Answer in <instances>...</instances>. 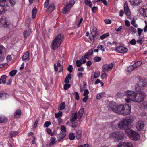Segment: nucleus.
<instances>
[{
    "label": "nucleus",
    "mask_w": 147,
    "mask_h": 147,
    "mask_svg": "<svg viewBox=\"0 0 147 147\" xmlns=\"http://www.w3.org/2000/svg\"><path fill=\"white\" fill-rule=\"evenodd\" d=\"M140 108L142 109H145L147 108V102H145L140 105Z\"/></svg>",
    "instance_id": "7c9ffc66"
},
{
    "label": "nucleus",
    "mask_w": 147,
    "mask_h": 147,
    "mask_svg": "<svg viewBox=\"0 0 147 147\" xmlns=\"http://www.w3.org/2000/svg\"><path fill=\"white\" fill-rule=\"evenodd\" d=\"M100 75V72H94V77L95 78H97Z\"/></svg>",
    "instance_id": "3c124183"
},
{
    "label": "nucleus",
    "mask_w": 147,
    "mask_h": 147,
    "mask_svg": "<svg viewBox=\"0 0 147 147\" xmlns=\"http://www.w3.org/2000/svg\"><path fill=\"white\" fill-rule=\"evenodd\" d=\"M46 131L48 133L50 134L52 136H53L54 134V133L51 132V130L49 128L47 127L46 128Z\"/></svg>",
    "instance_id": "37998d69"
},
{
    "label": "nucleus",
    "mask_w": 147,
    "mask_h": 147,
    "mask_svg": "<svg viewBox=\"0 0 147 147\" xmlns=\"http://www.w3.org/2000/svg\"><path fill=\"white\" fill-rule=\"evenodd\" d=\"M61 131L60 133L57 136L58 140L60 141L66 135V128L63 125H62L61 127Z\"/></svg>",
    "instance_id": "0eeeda50"
},
{
    "label": "nucleus",
    "mask_w": 147,
    "mask_h": 147,
    "mask_svg": "<svg viewBox=\"0 0 147 147\" xmlns=\"http://www.w3.org/2000/svg\"><path fill=\"white\" fill-rule=\"evenodd\" d=\"M131 24L133 25L135 27H138V25L137 24H136L135 23V21L133 20H132L131 22Z\"/></svg>",
    "instance_id": "6e6d98bb"
},
{
    "label": "nucleus",
    "mask_w": 147,
    "mask_h": 147,
    "mask_svg": "<svg viewBox=\"0 0 147 147\" xmlns=\"http://www.w3.org/2000/svg\"><path fill=\"white\" fill-rule=\"evenodd\" d=\"M37 10L36 7H34L33 8L32 11V18L34 19L36 17Z\"/></svg>",
    "instance_id": "c756f323"
},
{
    "label": "nucleus",
    "mask_w": 147,
    "mask_h": 147,
    "mask_svg": "<svg viewBox=\"0 0 147 147\" xmlns=\"http://www.w3.org/2000/svg\"><path fill=\"white\" fill-rule=\"evenodd\" d=\"M117 106L115 103L111 102L108 105V107L109 111L112 110L114 112V110L116 109Z\"/></svg>",
    "instance_id": "f3484780"
},
{
    "label": "nucleus",
    "mask_w": 147,
    "mask_h": 147,
    "mask_svg": "<svg viewBox=\"0 0 147 147\" xmlns=\"http://www.w3.org/2000/svg\"><path fill=\"white\" fill-rule=\"evenodd\" d=\"M110 137L118 141L123 138L124 134L122 132H113L111 134Z\"/></svg>",
    "instance_id": "39448f33"
},
{
    "label": "nucleus",
    "mask_w": 147,
    "mask_h": 147,
    "mask_svg": "<svg viewBox=\"0 0 147 147\" xmlns=\"http://www.w3.org/2000/svg\"><path fill=\"white\" fill-rule=\"evenodd\" d=\"M29 53L28 51L25 52L22 57V60L26 62L29 60L30 58L29 56Z\"/></svg>",
    "instance_id": "aec40b11"
},
{
    "label": "nucleus",
    "mask_w": 147,
    "mask_h": 147,
    "mask_svg": "<svg viewBox=\"0 0 147 147\" xmlns=\"http://www.w3.org/2000/svg\"><path fill=\"white\" fill-rule=\"evenodd\" d=\"M77 115V112L76 111L75 113L72 114V116L70 118V120L72 124H73L74 122L76 119Z\"/></svg>",
    "instance_id": "412c9836"
},
{
    "label": "nucleus",
    "mask_w": 147,
    "mask_h": 147,
    "mask_svg": "<svg viewBox=\"0 0 147 147\" xmlns=\"http://www.w3.org/2000/svg\"><path fill=\"white\" fill-rule=\"evenodd\" d=\"M63 39V34H59L55 37L52 42L51 48L54 50L57 49L58 47L60 46Z\"/></svg>",
    "instance_id": "7ed1b4c3"
},
{
    "label": "nucleus",
    "mask_w": 147,
    "mask_h": 147,
    "mask_svg": "<svg viewBox=\"0 0 147 147\" xmlns=\"http://www.w3.org/2000/svg\"><path fill=\"white\" fill-rule=\"evenodd\" d=\"M93 49H90L88 51V52L84 55V59H88L87 57L93 54Z\"/></svg>",
    "instance_id": "b1692460"
},
{
    "label": "nucleus",
    "mask_w": 147,
    "mask_h": 147,
    "mask_svg": "<svg viewBox=\"0 0 147 147\" xmlns=\"http://www.w3.org/2000/svg\"><path fill=\"white\" fill-rule=\"evenodd\" d=\"M75 3V1L74 0H71L67 4L65 7H64L62 10V12L64 14H66L69 11L72 6Z\"/></svg>",
    "instance_id": "423d86ee"
},
{
    "label": "nucleus",
    "mask_w": 147,
    "mask_h": 147,
    "mask_svg": "<svg viewBox=\"0 0 147 147\" xmlns=\"http://www.w3.org/2000/svg\"><path fill=\"white\" fill-rule=\"evenodd\" d=\"M55 9V7L54 4L53 3H51L49 6L47 11L51 13Z\"/></svg>",
    "instance_id": "5701e85b"
},
{
    "label": "nucleus",
    "mask_w": 147,
    "mask_h": 147,
    "mask_svg": "<svg viewBox=\"0 0 147 147\" xmlns=\"http://www.w3.org/2000/svg\"><path fill=\"white\" fill-rule=\"evenodd\" d=\"M69 138L71 140H74L75 138V136L74 134L73 133L69 134Z\"/></svg>",
    "instance_id": "de8ad7c7"
},
{
    "label": "nucleus",
    "mask_w": 147,
    "mask_h": 147,
    "mask_svg": "<svg viewBox=\"0 0 147 147\" xmlns=\"http://www.w3.org/2000/svg\"><path fill=\"white\" fill-rule=\"evenodd\" d=\"M124 12L126 15L129 16L130 14V10L128 7V4L125 2L124 5Z\"/></svg>",
    "instance_id": "a211bd4d"
},
{
    "label": "nucleus",
    "mask_w": 147,
    "mask_h": 147,
    "mask_svg": "<svg viewBox=\"0 0 147 147\" xmlns=\"http://www.w3.org/2000/svg\"><path fill=\"white\" fill-rule=\"evenodd\" d=\"M145 22L146 24V25L144 28V32H147V22L145 21Z\"/></svg>",
    "instance_id": "774afa93"
},
{
    "label": "nucleus",
    "mask_w": 147,
    "mask_h": 147,
    "mask_svg": "<svg viewBox=\"0 0 147 147\" xmlns=\"http://www.w3.org/2000/svg\"><path fill=\"white\" fill-rule=\"evenodd\" d=\"M115 51L119 53H125L127 51L128 49L127 48L123 46H119L116 48Z\"/></svg>",
    "instance_id": "4468645a"
},
{
    "label": "nucleus",
    "mask_w": 147,
    "mask_h": 147,
    "mask_svg": "<svg viewBox=\"0 0 147 147\" xmlns=\"http://www.w3.org/2000/svg\"><path fill=\"white\" fill-rule=\"evenodd\" d=\"M51 125V123L50 122L46 121L45 122L44 126L45 127H47Z\"/></svg>",
    "instance_id": "bf43d9fd"
},
{
    "label": "nucleus",
    "mask_w": 147,
    "mask_h": 147,
    "mask_svg": "<svg viewBox=\"0 0 147 147\" xmlns=\"http://www.w3.org/2000/svg\"><path fill=\"white\" fill-rule=\"evenodd\" d=\"M0 26L5 28L9 27V24L7 22L5 17H3L0 18Z\"/></svg>",
    "instance_id": "9d476101"
},
{
    "label": "nucleus",
    "mask_w": 147,
    "mask_h": 147,
    "mask_svg": "<svg viewBox=\"0 0 147 147\" xmlns=\"http://www.w3.org/2000/svg\"><path fill=\"white\" fill-rule=\"evenodd\" d=\"M143 31V30L140 28H138V34L139 36H140L141 35V34L142 32Z\"/></svg>",
    "instance_id": "052dcab7"
},
{
    "label": "nucleus",
    "mask_w": 147,
    "mask_h": 147,
    "mask_svg": "<svg viewBox=\"0 0 147 147\" xmlns=\"http://www.w3.org/2000/svg\"><path fill=\"white\" fill-rule=\"evenodd\" d=\"M7 78V76L6 75H3L1 76V80L3 84L5 83L6 80Z\"/></svg>",
    "instance_id": "4c0bfd02"
},
{
    "label": "nucleus",
    "mask_w": 147,
    "mask_h": 147,
    "mask_svg": "<svg viewBox=\"0 0 147 147\" xmlns=\"http://www.w3.org/2000/svg\"><path fill=\"white\" fill-rule=\"evenodd\" d=\"M131 106L128 104L124 105L122 115L125 116L129 114L131 112Z\"/></svg>",
    "instance_id": "6e6552de"
},
{
    "label": "nucleus",
    "mask_w": 147,
    "mask_h": 147,
    "mask_svg": "<svg viewBox=\"0 0 147 147\" xmlns=\"http://www.w3.org/2000/svg\"><path fill=\"white\" fill-rule=\"evenodd\" d=\"M136 126L137 129L138 130H142L144 128V123L142 120H140L136 123Z\"/></svg>",
    "instance_id": "f8f14e48"
},
{
    "label": "nucleus",
    "mask_w": 147,
    "mask_h": 147,
    "mask_svg": "<svg viewBox=\"0 0 147 147\" xmlns=\"http://www.w3.org/2000/svg\"><path fill=\"white\" fill-rule=\"evenodd\" d=\"M84 2L86 5H88L89 6L90 8L92 7L91 2L90 0H85Z\"/></svg>",
    "instance_id": "e433bc0d"
},
{
    "label": "nucleus",
    "mask_w": 147,
    "mask_h": 147,
    "mask_svg": "<svg viewBox=\"0 0 147 147\" xmlns=\"http://www.w3.org/2000/svg\"><path fill=\"white\" fill-rule=\"evenodd\" d=\"M16 70H13L10 72L9 75L11 76H13L16 74Z\"/></svg>",
    "instance_id": "ea45409f"
},
{
    "label": "nucleus",
    "mask_w": 147,
    "mask_h": 147,
    "mask_svg": "<svg viewBox=\"0 0 147 147\" xmlns=\"http://www.w3.org/2000/svg\"><path fill=\"white\" fill-rule=\"evenodd\" d=\"M9 2L11 6H13L16 3L15 0H6V2Z\"/></svg>",
    "instance_id": "c9c22d12"
},
{
    "label": "nucleus",
    "mask_w": 147,
    "mask_h": 147,
    "mask_svg": "<svg viewBox=\"0 0 147 147\" xmlns=\"http://www.w3.org/2000/svg\"><path fill=\"white\" fill-rule=\"evenodd\" d=\"M18 133L17 131H12L10 133L11 137L12 138L14 136H15L17 135Z\"/></svg>",
    "instance_id": "a19ab883"
},
{
    "label": "nucleus",
    "mask_w": 147,
    "mask_h": 147,
    "mask_svg": "<svg viewBox=\"0 0 147 147\" xmlns=\"http://www.w3.org/2000/svg\"><path fill=\"white\" fill-rule=\"evenodd\" d=\"M140 13L144 17H147V8H140L139 9Z\"/></svg>",
    "instance_id": "6ab92c4d"
},
{
    "label": "nucleus",
    "mask_w": 147,
    "mask_h": 147,
    "mask_svg": "<svg viewBox=\"0 0 147 147\" xmlns=\"http://www.w3.org/2000/svg\"><path fill=\"white\" fill-rule=\"evenodd\" d=\"M134 68L132 66H130L128 67L127 71L129 72H131L134 70Z\"/></svg>",
    "instance_id": "338daca9"
},
{
    "label": "nucleus",
    "mask_w": 147,
    "mask_h": 147,
    "mask_svg": "<svg viewBox=\"0 0 147 147\" xmlns=\"http://www.w3.org/2000/svg\"><path fill=\"white\" fill-rule=\"evenodd\" d=\"M147 84V82L145 80L141 79L135 85V89L136 91H138L140 90H142L146 85Z\"/></svg>",
    "instance_id": "20e7f679"
},
{
    "label": "nucleus",
    "mask_w": 147,
    "mask_h": 147,
    "mask_svg": "<svg viewBox=\"0 0 147 147\" xmlns=\"http://www.w3.org/2000/svg\"><path fill=\"white\" fill-rule=\"evenodd\" d=\"M71 86L69 84H66L64 85V89L66 90H67Z\"/></svg>",
    "instance_id": "603ef678"
},
{
    "label": "nucleus",
    "mask_w": 147,
    "mask_h": 147,
    "mask_svg": "<svg viewBox=\"0 0 147 147\" xmlns=\"http://www.w3.org/2000/svg\"><path fill=\"white\" fill-rule=\"evenodd\" d=\"M113 67L112 63H111L109 65H104L102 67V72H105L106 71L108 72L109 69H111Z\"/></svg>",
    "instance_id": "ddd939ff"
},
{
    "label": "nucleus",
    "mask_w": 147,
    "mask_h": 147,
    "mask_svg": "<svg viewBox=\"0 0 147 147\" xmlns=\"http://www.w3.org/2000/svg\"><path fill=\"white\" fill-rule=\"evenodd\" d=\"M132 121L133 120L130 118H125L118 123V127L121 129L125 130V132L131 139L137 140L140 138L139 134L128 128L129 125L131 124Z\"/></svg>",
    "instance_id": "f257e3e1"
},
{
    "label": "nucleus",
    "mask_w": 147,
    "mask_h": 147,
    "mask_svg": "<svg viewBox=\"0 0 147 147\" xmlns=\"http://www.w3.org/2000/svg\"><path fill=\"white\" fill-rule=\"evenodd\" d=\"M97 48L101 50L102 52H104L105 51V48L102 45L98 46Z\"/></svg>",
    "instance_id": "8fccbe9b"
},
{
    "label": "nucleus",
    "mask_w": 147,
    "mask_h": 147,
    "mask_svg": "<svg viewBox=\"0 0 147 147\" xmlns=\"http://www.w3.org/2000/svg\"><path fill=\"white\" fill-rule=\"evenodd\" d=\"M89 93V92L88 90L85 89L84 90V93L83 94V95L84 96H88V94Z\"/></svg>",
    "instance_id": "680f3d73"
},
{
    "label": "nucleus",
    "mask_w": 147,
    "mask_h": 147,
    "mask_svg": "<svg viewBox=\"0 0 147 147\" xmlns=\"http://www.w3.org/2000/svg\"><path fill=\"white\" fill-rule=\"evenodd\" d=\"M75 95V99L76 100H78L79 99V96L78 93L77 92H75L73 94Z\"/></svg>",
    "instance_id": "79ce46f5"
},
{
    "label": "nucleus",
    "mask_w": 147,
    "mask_h": 147,
    "mask_svg": "<svg viewBox=\"0 0 147 147\" xmlns=\"http://www.w3.org/2000/svg\"><path fill=\"white\" fill-rule=\"evenodd\" d=\"M61 65V64L60 63V61H58L57 63V65L55 63L54 64V68L55 71H58V69L57 67H59Z\"/></svg>",
    "instance_id": "c85d7f7f"
},
{
    "label": "nucleus",
    "mask_w": 147,
    "mask_h": 147,
    "mask_svg": "<svg viewBox=\"0 0 147 147\" xmlns=\"http://www.w3.org/2000/svg\"><path fill=\"white\" fill-rule=\"evenodd\" d=\"M65 103L64 102L61 103L60 105V107H59V109L60 110H62L64 109L65 107Z\"/></svg>",
    "instance_id": "a18cd8bd"
},
{
    "label": "nucleus",
    "mask_w": 147,
    "mask_h": 147,
    "mask_svg": "<svg viewBox=\"0 0 147 147\" xmlns=\"http://www.w3.org/2000/svg\"><path fill=\"white\" fill-rule=\"evenodd\" d=\"M125 94L127 97L130 100L138 103L144 101L146 96V94L142 91H139L136 93L133 91L128 90L125 92Z\"/></svg>",
    "instance_id": "f03ea898"
},
{
    "label": "nucleus",
    "mask_w": 147,
    "mask_h": 147,
    "mask_svg": "<svg viewBox=\"0 0 147 147\" xmlns=\"http://www.w3.org/2000/svg\"><path fill=\"white\" fill-rule=\"evenodd\" d=\"M109 34L108 33L104 34L102 35L100 37V38L101 40H103L106 37H108L109 36Z\"/></svg>",
    "instance_id": "58836bf2"
},
{
    "label": "nucleus",
    "mask_w": 147,
    "mask_h": 147,
    "mask_svg": "<svg viewBox=\"0 0 147 147\" xmlns=\"http://www.w3.org/2000/svg\"><path fill=\"white\" fill-rule=\"evenodd\" d=\"M38 120L37 119H36V121L35 122H34V124L33 127L35 129L36 128V127L37 126V125L38 124Z\"/></svg>",
    "instance_id": "69168bd1"
},
{
    "label": "nucleus",
    "mask_w": 147,
    "mask_h": 147,
    "mask_svg": "<svg viewBox=\"0 0 147 147\" xmlns=\"http://www.w3.org/2000/svg\"><path fill=\"white\" fill-rule=\"evenodd\" d=\"M131 4L133 5H138L141 2L142 0H129Z\"/></svg>",
    "instance_id": "4be33fe9"
},
{
    "label": "nucleus",
    "mask_w": 147,
    "mask_h": 147,
    "mask_svg": "<svg viewBox=\"0 0 147 147\" xmlns=\"http://www.w3.org/2000/svg\"><path fill=\"white\" fill-rule=\"evenodd\" d=\"M124 147H133L131 143H124Z\"/></svg>",
    "instance_id": "49530a36"
},
{
    "label": "nucleus",
    "mask_w": 147,
    "mask_h": 147,
    "mask_svg": "<svg viewBox=\"0 0 147 147\" xmlns=\"http://www.w3.org/2000/svg\"><path fill=\"white\" fill-rule=\"evenodd\" d=\"M81 133L82 131L81 130H79L76 132V137L77 139H79L81 137Z\"/></svg>",
    "instance_id": "2f4dec72"
},
{
    "label": "nucleus",
    "mask_w": 147,
    "mask_h": 147,
    "mask_svg": "<svg viewBox=\"0 0 147 147\" xmlns=\"http://www.w3.org/2000/svg\"><path fill=\"white\" fill-rule=\"evenodd\" d=\"M131 31L133 33L135 34L136 32V30L135 28L132 26L130 27Z\"/></svg>",
    "instance_id": "13d9d810"
},
{
    "label": "nucleus",
    "mask_w": 147,
    "mask_h": 147,
    "mask_svg": "<svg viewBox=\"0 0 147 147\" xmlns=\"http://www.w3.org/2000/svg\"><path fill=\"white\" fill-rule=\"evenodd\" d=\"M84 109L83 108L81 109L78 112L79 117H80L79 118L80 119L84 113Z\"/></svg>",
    "instance_id": "72a5a7b5"
},
{
    "label": "nucleus",
    "mask_w": 147,
    "mask_h": 147,
    "mask_svg": "<svg viewBox=\"0 0 147 147\" xmlns=\"http://www.w3.org/2000/svg\"><path fill=\"white\" fill-rule=\"evenodd\" d=\"M31 30H29L28 31H25L24 32V38L26 39L31 34Z\"/></svg>",
    "instance_id": "393cba45"
},
{
    "label": "nucleus",
    "mask_w": 147,
    "mask_h": 147,
    "mask_svg": "<svg viewBox=\"0 0 147 147\" xmlns=\"http://www.w3.org/2000/svg\"><path fill=\"white\" fill-rule=\"evenodd\" d=\"M88 98V96H85L83 99V101L84 102H86V101Z\"/></svg>",
    "instance_id": "e2e57ef3"
},
{
    "label": "nucleus",
    "mask_w": 147,
    "mask_h": 147,
    "mask_svg": "<svg viewBox=\"0 0 147 147\" xmlns=\"http://www.w3.org/2000/svg\"><path fill=\"white\" fill-rule=\"evenodd\" d=\"M7 119L6 117L3 116H0V123H5L7 122Z\"/></svg>",
    "instance_id": "a878e982"
},
{
    "label": "nucleus",
    "mask_w": 147,
    "mask_h": 147,
    "mask_svg": "<svg viewBox=\"0 0 147 147\" xmlns=\"http://www.w3.org/2000/svg\"><path fill=\"white\" fill-rule=\"evenodd\" d=\"M73 67L72 65H69L67 68V70L70 72L71 73L72 71Z\"/></svg>",
    "instance_id": "4d7b16f0"
},
{
    "label": "nucleus",
    "mask_w": 147,
    "mask_h": 147,
    "mask_svg": "<svg viewBox=\"0 0 147 147\" xmlns=\"http://www.w3.org/2000/svg\"><path fill=\"white\" fill-rule=\"evenodd\" d=\"M124 96V94L121 92L118 93L117 95V97L118 98H122Z\"/></svg>",
    "instance_id": "c03bdc74"
},
{
    "label": "nucleus",
    "mask_w": 147,
    "mask_h": 147,
    "mask_svg": "<svg viewBox=\"0 0 147 147\" xmlns=\"http://www.w3.org/2000/svg\"><path fill=\"white\" fill-rule=\"evenodd\" d=\"M103 74L101 75V77L102 79H104L107 77V75L105 72H103Z\"/></svg>",
    "instance_id": "09e8293b"
},
{
    "label": "nucleus",
    "mask_w": 147,
    "mask_h": 147,
    "mask_svg": "<svg viewBox=\"0 0 147 147\" xmlns=\"http://www.w3.org/2000/svg\"><path fill=\"white\" fill-rule=\"evenodd\" d=\"M21 112L20 110L18 109L15 113L14 117H18L21 115Z\"/></svg>",
    "instance_id": "473e14b6"
},
{
    "label": "nucleus",
    "mask_w": 147,
    "mask_h": 147,
    "mask_svg": "<svg viewBox=\"0 0 147 147\" xmlns=\"http://www.w3.org/2000/svg\"><path fill=\"white\" fill-rule=\"evenodd\" d=\"M105 94L104 92L100 93L98 94L96 96V98L100 100L104 96H105Z\"/></svg>",
    "instance_id": "bb28decb"
},
{
    "label": "nucleus",
    "mask_w": 147,
    "mask_h": 147,
    "mask_svg": "<svg viewBox=\"0 0 147 147\" xmlns=\"http://www.w3.org/2000/svg\"><path fill=\"white\" fill-rule=\"evenodd\" d=\"M136 40L134 39L132 40L130 42V44L132 45H135L136 44Z\"/></svg>",
    "instance_id": "0e129e2a"
},
{
    "label": "nucleus",
    "mask_w": 147,
    "mask_h": 147,
    "mask_svg": "<svg viewBox=\"0 0 147 147\" xmlns=\"http://www.w3.org/2000/svg\"><path fill=\"white\" fill-rule=\"evenodd\" d=\"M123 107L124 105H120L117 106L116 109L114 110V112L122 115Z\"/></svg>",
    "instance_id": "2eb2a0df"
},
{
    "label": "nucleus",
    "mask_w": 147,
    "mask_h": 147,
    "mask_svg": "<svg viewBox=\"0 0 147 147\" xmlns=\"http://www.w3.org/2000/svg\"><path fill=\"white\" fill-rule=\"evenodd\" d=\"M5 48L1 45H0V62L3 61V57L6 53Z\"/></svg>",
    "instance_id": "1a4fd4ad"
},
{
    "label": "nucleus",
    "mask_w": 147,
    "mask_h": 147,
    "mask_svg": "<svg viewBox=\"0 0 147 147\" xmlns=\"http://www.w3.org/2000/svg\"><path fill=\"white\" fill-rule=\"evenodd\" d=\"M94 60L95 61L99 62L101 60V58L100 57H96L94 58Z\"/></svg>",
    "instance_id": "5fc2aeb1"
},
{
    "label": "nucleus",
    "mask_w": 147,
    "mask_h": 147,
    "mask_svg": "<svg viewBox=\"0 0 147 147\" xmlns=\"http://www.w3.org/2000/svg\"><path fill=\"white\" fill-rule=\"evenodd\" d=\"M76 64L77 66L78 67H80L81 66V64H82L81 61L78 60L76 61Z\"/></svg>",
    "instance_id": "864d4df0"
},
{
    "label": "nucleus",
    "mask_w": 147,
    "mask_h": 147,
    "mask_svg": "<svg viewBox=\"0 0 147 147\" xmlns=\"http://www.w3.org/2000/svg\"><path fill=\"white\" fill-rule=\"evenodd\" d=\"M62 115V112L61 111H59L58 113H55V116L56 118H59L61 117Z\"/></svg>",
    "instance_id": "f704fd0d"
},
{
    "label": "nucleus",
    "mask_w": 147,
    "mask_h": 147,
    "mask_svg": "<svg viewBox=\"0 0 147 147\" xmlns=\"http://www.w3.org/2000/svg\"><path fill=\"white\" fill-rule=\"evenodd\" d=\"M51 142L49 143V145L52 146L55 143V138L54 137H51L50 139Z\"/></svg>",
    "instance_id": "cd10ccee"
},
{
    "label": "nucleus",
    "mask_w": 147,
    "mask_h": 147,
    "mask_svg": "<svg viewBox=\"0 0 147 147\" xmlns=\"http://www.w3.org/2000/svg\"><path fill=\"white\" fill-rule=\"evenodd\" d=\"M5 5H0V14H2V13H4L9 8V6L8 4Z\"/></svg>",
    "instance_id": "dca6fc26"
},
{
    "label": "nucleus",
    "mask_w": 147,
    "mask_h": 147,
    "mask_svg": "<svg viewBox=\"0 0 147 147\" xmlns=\"http://www.w3.org/2000/svg\"><path fill=\"white\" fill-rule=\"evenodd\" d=\"M96 28H95L92 30L90 34L89 38L90 40L93 42L95 39L96 38Z\"/></svg>",
    "instance_id": "9b49d317"
}]
</instances>
